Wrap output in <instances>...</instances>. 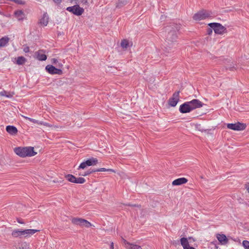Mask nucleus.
Returning a JSON list of instances; mask_svg holds the SVG:
<instances>
[{
    "mask_svg": "<svg viewBox=\"0 0 249 249\" xmlns=\"http://www.w3.org/2000/svg\"><path fill=\"white\" fill-rule=\"evenodd\" d=\"M121 45L122 48L126 49L129 46L128 41L126 39H124L122 41Z\"/></svg>",
    "mask_w": 249,
    "mask_h": 249,
    "instance_id": "30",
    "label": "nucleus"
},
{
    "mask_svg": "<svg viewBox=\"0 0 249 249\" xmlns=\"http://www.w3.org/2000/svg\"><path fill=\"white\" fill-rule=\"evenodd\" d=\"M10 38L8 36H4L0 39V47H6L8 45Z\"/></svg>",
    "mask_w": 249,
    "mask_h": 249,
    "instance_id": "19",
    "label": "nucleus"
},
{
    "mask_svg": "<svg viewBox=\"0 0 249 249\" xmlns=\"http://www.w3.org/2000/svg\"><path fill=\"white\" fill-rule=\"evenodd\" d=\"M25 157H32L36 155L37 153L35 152L34 147L31 146L25 147Z\"/></svg>",
    "mask_w": 249,
    "mask_h": 249,
    "instance_id": "15",
    "label": "nucleus"
},
{
    "mask_svg": "<svg viewBox=\"0 0 249 249\" xmlns=\"http://www.w3.org/2000/svg\"><path fill=\"white\" fill-rule=\"evenodd\" d=\"M125 243V248L127 249H142L140 246L138 245L130 244L127 242L125 240H124Z\"/></svg>",
    "mask_w": 249,
    "mask_h": 249,
    "instance_id": "20",
    "label": "nucleus"
},
{
    "mask_svg": "<svg viewBox=\"0 0 249 249\" xmlns=\"http://www.w3.org/2000/svg\"><path fill=\"white\" fill-rule=\"evenodd\" d=\"M210 16L211 13L209 12L203 10L195 14L193 16V18L195 20H201Z\"/></svg>",
    "mask_w": 249,
    "mask_h": 249,
    "instance_id": "5",
    "label": "nucleus"
},
{
    "mask_svg": "<svg viewBox=\"0 0 249 249\" xmlns=\"http://www.w3.org/2000/svg\"><path fill=\"white\" fill-rule=\"evenodd\" d=\"M243 247L245 248V249L249 248V241L247 240H244L242 243Z\"/></svg>",
    "mask_w": 249,
    "mask_h": 249,
    "instance_id": "34",
    "label": "nucleus"
},
{
    "mask_svg": "<svg viewBox=\"0 0 249 249\" xmlns=\"http://www.w3.org/2000/svg\"><path fill=\"white\" fill-rule=\"evenodd\" d=\"M71 222L76 225H79L82 227L89 228L91 226L90 222L87 220L81 218H73L71 220Z\"/></svg>",
    "mask_w": 249,
    "mask_h": 249,
    "instance_id": "7",
    "label": "nucleus"
},
{
    "mask_svg": "<svg viewBox=\"0 0 249 249\" xmlns=\"http://www.w3.org/2000/svg\"><path fill=\"white\" fill-rule=\"evenodd\" d=\"M213 28H212L211 27L208 28L207 29V33H208V35H211L212 33V32H213Z\"/></svg>",
    "mask_w": 249,
    "mask_h": 249,
    "instance_id": "38",
    "label": "nucleus"
},
{
    "mask_svg": "<svg viewBox=\"0 0 249 249\" xmlns=\"http://www.w3.org/2000/svg\"><path fill=\"white\" fill-rule=\"evenodd\" d=\"M6 130L11 135H15L18 132L17 127L13 125H7L6 127Z\"/></svg>",
    "mask_w": 249,
    "mask_h": 249,
    "instance_id": "16",
    "label": "nucleus"
},
{
    "mask_svg": "<svg viewBox=\"0 0 249 249\" xmlns=\"http://www.w3.org/2000/svg\"><path fill=\"white\" fill-rule=\"evenodd\" d=\"M91 172H85L84 173H80L79 175H81V176H87L88 175H89Z\"/></svg>",
    "mask_w": 249,
    "mask_h": 249,
    "instance_id": "40",
    "label": "nucleus"
},
{
    "mask_svg": "<svg viewBox=\"0 0 249 249\" xmlns=\"http://www.w3.org/2000/svg\"><path fill=\"white\" fill-rule=\"evenodd\" d=\"M188 103L189 105L191 111L198 108H200L204 105L198 99H193L191 101L188 102Z\"/></svg>",
    "mask_w": 249,
    "mask_h": 249,
    "instance_id": "9",
    "label": "nucleus"
},
{
    "mask_svg": "<svg viewBox=\"0 0 249 249\" xmlns=\"http://www.w3.org/2000/svg\"><path fill=\"white\" fill-rule=\"evenodd\" d=\"M66 179L70 182L72 183H75L76 177L71 174H68L65 176Z\"/></svg>",
    "mask_w": 249,
    "mask_h": 249,
    "instance_id": "25",
    "label": "nucleus"
},
{
    "mask_svg": "<svg viewBox=\"0 0 249 249\" xmlns=\"http://www.w3.org/2000/svg\"><path fill=\"white\" fill-rule=\"evenodd\" d=\"M227 128L230 129L235 131H241L246 128V125L243 123L238 122L235 124H227Z\"/></svg>",
    "mask_w": 249,
    "mask_h": 249,
    "instance_id": "8",
    "label": "nucleus"
},
{
    "mask_svg": "<svg viewBox=\"0 0 249 249\" xmlns=\"http://www.w3.org/2000/svg\"><path fill=\"white\" fill-rule=\"evenodd\" d=\"M80 3L85 5H88L89 3L87 0H81Z\"/></svg>",
    "mask_w": 249,
    "mask_h": 249,
    "instance_id": "36",
    "label": "nucleus"
},
{
    "mask_svg": "<svg viewBox=\"0 0 249 249\" xmlns=\"http://www.w3.org/2000/svg\"><path fill=\"white\" fill-rule=\"evenodd\" d=\"M21 249H31L30 248V245L24 242L21 244Z\"/></svg>",
    "mask_w": 249,
    "mask_h": 249,
    "instance_id": "32",
    "label": "nucleus"
},
{
    "mask_svg": "<svg viewBox=\"0 0 249 249\" xmlns=\"http://www.w3.org/2000/svg\"><path fill=\"white\" fill-rule=\"evenodd\" d=\"M42 52V50H40L36 53V58L39 61H45L47 59V55Z\"/></svg>",
    "mask_w": 249,
    "mask_h": 249,
    "instance_id": "21",
    "label": "nucleus"
},
{
    "mask_svg": "<svg viewBox=\"0 0 249 249\" xmlns=\"http://www.w3.org/2000/svg\"><path fill=\"white\" fill-rule=\"evenodd\" d=\"M179 110L182 113H186L192 111L188 102H186L181 105L179 107Z\"/></svg>",
    "mask_w": 249,
    "mask_h": 249,
    "instance_id": "13",
    "label": "nucleus"
},
{
    "mask_svg": "<svg viewBox=\"0 0 249 249\" xmlns=\"http://www.w3.org/2000/svg\"><path fill=\"white\" fill-rule=\"evenodd\" d=\"M66 10L76 16H81L84 12V9L80 7L79 5L68 7Z\"/></svg>",
    "mask_w": 249,
    "mask_h": 249,
    "instance_id": "4",
    "label": "nucleus"
},
{
    "mask_svg": "<svg viewBox=\"0 0 249 249\" xmlns=\"http://www.w3.org/2000/svg\"><path fill=\"white\" fill-rule=\"evenodd\" d=\"M23 51L25 53H29V51H30V48L29 47L27 46V47H25L23 49Z\"/></svg>",
    "mask_w": 249,
    "mask_h": 249,
    "instance_id": "37",
    "label": "nucleus"
},
{
    "mask_svg": "<svg viewBox=\"0 0 249 249\" xmlns=\"http://www.w3.org/2000/svg\"><path fill=\"white\" fill-rule=\"evenodd\" d=\"M62 66V65H61H61H60V64H59V65H58V66H59V67H61Z\"/></svg>",
    "mask_w": 249,
    "mask_h": 249,
    "instance_id": "47",
    "label": "nucleus"
},
{
    "mask_svg": "<svg viewBox=\"0 0 249 249\" xmlns=\"http://www.w3.org/2000/svg\"><path fill=\"white\" fill-rule=\"evenodd\" d=\"M38 231L39 230L35 229L15 230L12 231V235L14 237H28Z\"/></svg>",
    "mask_w": 249,
    "mask_h": 249,
    "instance_id": "1",
    "label": "nucleus"
},
{
    "mask_svg": "<svg viewBox=\"0 0 249 249\" xmlns=\"http://www.w3.org/2000/svg\"><path fill=\"white\" fill-rule=\"evenodd\" d=\"M247 189L248 192L249 193V185L247 187Z\"/></svg>",
    "mask_w": 249,
    "mask_h": 249,
    "instance_id": "46",
    "label": "nucleus"
},
{
    "mask_svg": "<svg viewBox=\"0 0 249 249\" xmlns=\"http://www.w3.org/2000/svg\"><path fill=\"white\" fill-rule=\"evenodd\" d=\"M87 166H88L86 164V161H83L82 163H81V164L79 166L78 169H84L85 168H86Z\"/></svg>",
    "mask_w": 249,
    "mask_h": 249,
    "instance_id": "33",
    "label": "nucleus"
},
{
    "mask_svg": "<svg viewBox=\"0 0 249 249\" xmlns=\"http://www.w3.org/2000/svg\"><path fill=\"white\" fill-rule=\"evenodd\" d=\"M180 244L182 246L183 249H196L193 247L189 245V243L192 241L195 242L196 240L192 237H189L188 238L182 237L180 239Z\"/></svg>",
    "mask_w": 249,
    "mask_h": 249,
    "instance_id": "6",
    "label": "nucleus"
},
{
    "mask_svg": "<svg viewBox=\"0 0 249 249\" xmlns=\"http://www.w3.org/2000/svg\"><path fill=\"white\" fill-rule=\"evenodd\" d=\"M127 3L126 0H120L116 3V7L120 8L125 5Z\"/></svg>",
    "mask_w": 249,
    "mask_h": 249,
    "instance_id": "27",
    "label": "nucleus"
},
{
    "mask_svg": "<svg viewBox=\"0 0 249 249\" xmlns=\"http://www.w3.org/2000/svg\"><path fill=\"white\" fill-rule=\"evenodd\" d=\"M209 26L213 28L214 33L218 35H223L226 32V28L218 23H210Z\"/></svg>",
    "mask_w": 249,
    "mask_h": 249,
    "instance_id": "3",
    "label": "nucleus"
},
{
    "mask_svg": "<svg viewBox=\"0 0 249 249\" xmlns=\"http://www.w3.org/2000/svg\"><path fill=\"white\" fill-rule=\"evenodd\" d=\"M187 181V179L185 178H178L172 182V185L174 186L180 185L186 183Z\"/></svg>",
    "mask_w": 249,
    "mask_h": 249,
    "instance_id": "17",
    "label": "nucleus"
},
{
    "mask_svg": "<svg viewBox=\"0 0 249 249\" xmlns=\"http://www.w3.org/2000/svg\"><path fill=\"white\" fill-rule=\"evenodd\" d=\"M98 162L96 158H91L86 160V164L88 166L96 165Z\"/></svg>",
    "mask_w": 249,
    "mask_h": 249,
    "instance_id": "23",
    "label": "nucleus"
},
{
    "mask_svg": "<svg viewBox=\"0 0 249 249\" xmlns=\"http://www.w3.org/2000/svg\"><path fill=\"white\" fill-rule=\"evenodd\" d=\"M179 91L175 92L168 100L169 105L172 107H175L176 106L179 101Z\"/></svg>",
    "mask_w": 249,
    "mask_h": 249,
    "instance_id": "10",
    "label": "nucleus"
},
{
    "mask_svg": "<svg viewBox=\"0 0 249 249\" xmlns=\"http://www.w3.org/2000/svg\"><path fill=\"white\" fill-rule=\"evenodd\" d=\"M216 238L222 245H226L228 243L229 240L226 236L224 234H217Z\"/></svg>",
    "mask_w": 249,
    "mask_h": 249,
    "instance_id": "14",
    "label": "nucleus"
},
{
    "mask_svg": "<svg viewBox=\"0 0 249 249\" xmlns=\"http://www.w3.org/2000/svg\"><path fill=\"white\" fill-rule=\"evenodd\" d=\"M53 1L56 4H59L61 2V0H53Z\"/></svg>",
    "mask_w": 249,
    "mask_h": 249,
    "instance_id": "41",
    "label": "nucleus"
},
{
    "mask_svg": "<svg viewBox=\"0 0 249 249\" xmlns=\"http://www.w3.org/2000/svg\"><path fill=\"white\" fill-rule=\"evenodd\" d=\"M26 61V59L23 56H18L17 59V64L19 65H23Z\"/></svg>",
    "mask_w": 249,
    "mask_h": 249,
    "instance_id": "26",
    "label": "nucleus"
},
{
    "mask_svg": "<svg viewBox=\"0 0 249 249\" xmlns=\"http://www.w3.org/2000/svg\"><path fill=\"white\" fill-rule=\"evenodd\" d=\"M170 27H166V30L169 31L166 36V41L168 44V47L171 48L170 45L176 42L177 39V31L178 30V27H176V29L173 30H170Z\"/></svg>",
    "mask_w": 249,
    "mask_h": 249,
    "instance_id": "2",
    "label": "nucleus"
},
{
    "mask_svg": "<svg viewBox=\"0 0 249 249\" xmlns=\"http://www.w3.org/2000/svg\"><path fill=\"white\" fill-rule=\"evenodd\" d=\"M128 205H129V206H133V207H135V206H136V205H131V204H128Z\"/></svg>",
    "mask_w": 249,
    "mask_h": 249,
    "instance_id": "45",
    "label": "nucleus"
},
{
    "mask_svg": "<svg viewBox=\"0 0 249 249\" xmlns=\"http://www.w3.org/2000/svg\"><path fill=\"white\" fill-rule=\"evenodd\" d=\"M14 15L19 21L22 20L24 18V14L22 10H17L15 11Z\"/></svg>",
    "mask_w": 249,
    "mask_h": 249,
    "instance_id": "22",
    "label": "nucleus"
},
{
    "mask_svg": "<svg viewBox=\"0 0 249 249\" xmlns=\"http://www.w3.org/2000/svg\"><path fill=\"white\" fill-rule=\"evenodd\" d=\"M86 181V179L82 177H79L78 178H76V181L75 183H78V184H83L85 183Z\"/></svg>",
    "mask_w": 249,
    "mask_h": 249,
    "instance_id": "31",
    "label": "nucleus"
},
{
    "mask_svg": "<svg viewBox=\"0 0 249 249\" xmlns=\"http://www.w3.org/2000/svg\"><path fill=\"white\" fill-rule=\"evenodd\" d=\"M110 249H114V244H113V242L111 243L110 247Z\"/></svg>",
    "mask_w": 249,
    "mask_h": 249,
    "instance_id": "43",
    "label": "nucleus"
},
{
    "mask_svg": "<svg viewBox=\"0 0 249 249\" xmlns=\"http://www.w3.org/2000/svg\"><path fill=\"white\" fill-rule=\"evenodd\" d=\"M0 96H5L7 98H12L13 96V94L11 93H7L5 90H3L0 92Z\"/></svg>",
    "mask_w": 249,
    "mask_h": 249,
    "instance_id": "29",
    "label": "nucleus"
},
{
    "mask_svg": "<svg viewBox=\"0 0 249 249\" xmlns=\"http://www.w3.org/2000/svg\"><path fill=\"white\" fill-rule=\"evenodd\" d=\"M26 118L32 123H33L35 124H38V121L34 119H32V118H29V117H26Z\"/></svg>",
    "mask_w": 249,
    "mask_h": 249,
    "instance_id": "35",
    "label": "nucleus"
},
{
    "mask_svg": "<svg viewBox=\"0 0 249 249\" xmlns=\"http://www.w3.org/2000/svg\"><path fill=\"white\" fill-rule=\"evenodd\" d=\"M49 17L47 12L44 13L41 18L39 20L38 23L43 27L46 26L49 22Z\"/></svg>",
    "mask_w": 249,
    "mask_h": 249,
    "instance_id": "12",
    "label": "nucleus"
},
{
    "mask_svg": "<svg viewBox=\"0 0 249 249\" xmlns=\"http://www.w3.org/2000/svg\"><path fill=\"white\" fill-rule=\"evenodd\" d=\"M16 3L21 4V0H16L15 1Z\"/></svg>",
    "mask_w": 249,
    "mask_h": 249,
    "instance_id": "44",
    "label": "nucleus"
},
{
    "mask_svg": "<svg viewBox=\"0 0 249 249\" xmlns=\"http://www.w3.org/2000/svg\"><path fill=\"white\" fill-rule=\"evenodd\" d=\"M17 221H18V223H20V224H24V222H23V220H21V219H18Z\"/></svg>",
    "mask_w": 249,
    "mask_h": 249,
    "instance_id": "42",
    "label": "nucleus"
},
{
    "mask_svg": "<svg viewBox=\"0 0 249 249\" xmlns=\"http://www.w3.org/2000/svg\"><path fill=\"white\" fill-rule=\"evenodd\" d=\"M106 171L114 172V173L115 172V171L114 170H113V169H106L105 168H98V169H97L95 170L93 172H106Z\"/></svg>",
    "mask_w": 249,
    "mask_h": 249,
    "instance_id": "28",
    "label": "nucleus"
},
{
    "mask_svg": "<svg viewBox=\"0 0 249 249\" xmlns=\"http://www.w3.org/2000/svg\"><path fill=\"white\" fill-rule=\"evenodd\" d=\"M226 61L227 62V63L225 62V64L226 65V67L227 70H229L231 71L235 70L234 64L232 62H231V64L230 63L231 61L230 59L226 60Z\"/></svg>",
    "mask_w": 249,
    "mask_h": 249,
    "instance_id": "24",
    "label": "nucleus"
},
{
    "mask_svg": "<svg viewBox=\"0 0 249 249\" xmlns=\"http://www.w3.org/2000/svg\"><path fill=\"white\" fill-rule=\"evenodd\" d=\"M25 147H16L14 149V152H15V153L21 157H25Z\"/></svg>",
    "mask_w": 249,
    "mask_h": 249,
    "instance_id": "18",
    "label": "nucleus"
},
{
    "mask_svg": "<svg viewBox=\"0 0 249 249\" xmlns=\"http://www.w3.org/2000/svg\"><path fill=\"white\" fill-rule=\"evenodd\" d=\"M45 69L49 73L52 74H61L62 73L61 70L57 69L53 65H48L46 67Z\"/></svg>",
    "mask_w": 249,
    "mask_h": 249,
    "instance_id": "11",
    "label": "nucleus"
},
{
    "mask_svg": "<svg viewBox=\"0 0 249 249\" xmlns=\"http://www.w3.org/2000/svg\"><path fill=\"white\" fill-rule=\"evenodd\" d=\"M51 62L53 64H56L58 62V60L56 58H53V59H52Z\"/></svg>",
    "mask_w": 249,
    "mask_h": 249,
    "instance_id": "39",
    "label": "nucleus"
}]
</instances>
